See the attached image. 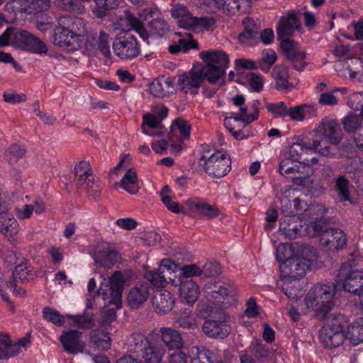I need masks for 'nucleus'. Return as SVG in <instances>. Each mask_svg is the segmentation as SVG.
I'll list each match as a JSON object with an SVG mask.
<instances>
[{
  "mask_svg": "<svg viewBox=\"0 0 363 363\" xmlns=\"http://www.w3.org/2000/svg\"><path fill=\"white\" fill-rule=\"evenodd\" d=\"M200 55L206 66L199 72H189L179 76L178 84L185 93L199 87L203 79L211 84L216 83L224 75L229 63L228 55L221 50L202 52Z\"/></svg>",
  "mask_w": 363,
  "mask_h": 363,
  "instance_id": "nucleus-1",
  "label": "nucleus"
},
{
  "mask_svg": "<svg viewBox=\"0 0 363 363\" xmlns=\"http://www.w3.org/2000/svg\"><path fill=\"white\" fill-rule=\"evenodd\" d=\"M317 259V252L312 247H303L301 255H294L281 262L279 267L282 280L296 281L303 277L306 272Z\"/></svg>",
  "mask_w": 363,
  "mask_h": 363,
  "instance_id": "nucleus-2",
  "label": "nucleus"
},
{
  "mask_svg": "<svg viewBox=\"0 0 363 363\" xmlns=\"http://www.w3.org/2000/svg\"><path fill=\"white\" fill-rule=\"evenodd\" d=\"M11 45L17 48L36 53H46L47 48L39 38L28 32L9 27L0 35V47Z\"/></svg>",
  "mask_w": 363,
  "mask_h": 363,
  "instance_id": "nucleus-3",
  "label": "nucleus"
},
{
  "mask_svg": "<svg viewBox=\"0 0 363 363\" xmlns=\"http://www.w3.org/2000/svg\"><path fill=\"white\" fill-rule=\"evenodd\" d=\"M335 285L317 284L310 289L305 298L308 308L315 312L316 315L323 318L333 308V298L335 294Z\"/></svg>",
  "mask_w": 363,
  "mask_h": 363,
  "instance_id": "nucleus-4",
  "label": "nucleus"
},
{
  "mask_svg": "<svg viewBox=\"0 0 363 363\" xmlns=\"http://www.w3.org/2000/svg\"><path fill=\"white\" fill-rule=\"evenodd\" d=\"M74 181L77 189L85 191L89 199L94 201L99 200L101 191L99 180L93 175L88 161L82 160L75 164Z\"/></svg>",
  "mask_w": 363,
  "mask_h": 363,
  "instance_id": "nucleus-5",
  "label": "nucleus"
},
{
  "mask_svg": "<svg viewBox=\"0 0 363 363\" xmlns=\"http://www.w3.org/2000/svg\"><path fill=\"white\" fill-rule=\"evenodd\" d=\"M356 265L353 257L343 263L338 270L336 282L341 284L345 291L361 296L363 292V271L358 269Z\"/></svg>",
  "mask_w": 363,
  "mask_h": 363,
  "instance_id": "nucleus-6",
  "label": "nucleus"
},
{
  "mask_svg": "<svg viewBox=\"0 0 363 363\" xmlns=\"http://www.w3.org/2000/svg\"><path fill=\"white\" fill-rule=\"evenodd\" d=\"M315 234L320 237V242L330 251H337L344 248L347 238L344 232L340 228H329L322 221L315 220L313 223Z\"/></svg>",
  "mask_w": 363,
  "mask_h": 363,
  "instance_id": "nucleus-7",
  "label": "nucleus"
},
{
  "mask_svg": "<svg viewBox=\"0 0 363 363\" xmlns=\"http://www.w3.org/2000/svg\"><path fill=\"white\" fill-rule=\"evenodd\" d=\"M174 18H179V26L188 30L198 31L208 29L214 23V20L208 17H195L189 12L188 8L183 4L174 5L170 11Z\"/></svg>",
  "mask_w": 363,
  "mask_h": 363,
  "instance_id": "nucleus-8",
  "label": "nucleus"
},
{
  "mask_svg": "<svg viewBox=\"0 0 363 363\" xmlns=\"http://www.w3.org/2000/svg\"><path fill=\"white\" fill-rule=\"evenodd\" d=\"M58 24L54 30L52 43L60 48L76 49L79 46V35L73 31L74 18L61 16L58 18Z\"/></svg>",
  "mask_w": 363,
  "mask_h": 363,
  "instance_id": "nucleus-9",
  "label": "nucleus"
},
{
  "mask_svg": "<svg viewBox=\"0 0 363 363\" xmlns=\"http://www.w3.org/2000/svg\"><path fill=\"white\" fill-rule=\"evenodd\" d=\"M203 169L210 177L220 178L225 176L230 169L231 161L227 155L218 151L209 157L203 155Z\"/></svg>",
  "mask_w": 363,
  "mask_h": 363,
  "instance_id": "nucleus-10",
  "label": "nucleus"
},
{
  "mask_svg": "<svg viewBox=\"0 0 363 363\" xmlns=\"http://www.w3.org/2000/svg\"><path fill=\"white\" fill-rule=\"evenodd\" d=\"M228 320L225 312L220 308H211L203 325V332L210 337L223 338L228 334L223 327Z\"/></svg>",
  "mask_w": 363,
  "mask_h": 363,
  "instance_id": "nucleus-11",
  "label": "nucleus"
},
{
  "mask_svg": "<svg viewBox=\"0 0 363 363\" xmlns=\"http://www.w3.org/2000/svg\"><path fill=\"white\" fill-rule=\"evenodd\" d=\"M115 54L122 60H132L140 53V47L135 35L126 33L118 36L113 43Z\"/></svg>",
  "mask_w": 363,
  "mask_h": 363,
  "instance_id": "nucleus-12",
  "label": "nucleus"
},
{
  "mask_svg": "<svg viewBox=\"0 0 363 363\" xmlns=\"http://www.w3.org/2000/svg\"><path fill=\"white\" fill-rule=\"evenodd\" d=\"M6 6L15 13L35 15L50 7L49 0H11Z\"/></svg>",
  "mask_w": 363,
  "mask_h": 363,
  "instance_id": "nucleus-13",
  "label": "nucleus"
},
{
  "mask_svg": "<svg viewBox=\"0 0 363 363\" xmlns=\"http://www.w3.org/2000/svg\"><path fill=\"white\" fill-rule=\"evenodd\" d=\"M186 205L191 211L199 213L202 218L206 220H213L220 216L221 217L220 219L225 218V215L220 211L216 204H211L199 198L188 199L186 201Z\"/></svg>",
  "mask_w": 363,
  "mask_h": 363,
  "instance_id": "nucleus-14",
  "label": "nucleus"
},
{
  "mask_svg": "<svg viewBox=\"0 0 363 363\" xmlns=\"http://www.w3.org/2000/svg\"><path fill=\"white\" fill-rule=\"evenodd\" d=\"M208 300L220 303L227 296H234L236 294L235 286L230 282L221 281H209L204 286Z\"/></svg>",
  "mask_w": 363,
  "mask_h": 363,
  "instance_id": "nucleus-15",
  "label": "nucleus"
},
{
  "mask_svg": "<svg viewBox=\"0 0 363 363\" xmlns=\"http://www.w3.org/2000/svg\"><path fill=\"white\" fill-rule=\"evenodd\" d=\"M150 284L139 281L132 287L127 295V303L131 309H138L149 299Z\"/></svg>",
  "mask_w": 363,
  "mask_h": 363,
  "instance_id": "nucleus-16",
  "label": "nucleus"
},
{
  "mask_svg": "<svg viewBox=\"0 0 363 363\" xmlns=\"http://www.w3.org/2000/svg\"><path fill=\"white\" fill-rule=\"evenodd\" d=\"M301 22L294 11H289L280 18L277 27V38L280 40L289 39L295 31L301 28Z\"/></svg>",
  "mask_w": 363,
  "mask_h": 363,
  "instance_id": "nucleus-17",
  "label": "nucleus"
},
{
  "mask_svg": "<svg viewBox=\"0 0 363 363\" xmlns=\"http://www.w3.org/2000/svg\"><path fill=\"white\" fill-rule=\"evenodd\" d=\"M60 340L64 350L71 354H75L84 350L85 344L82 340V333L77 330L64 332Z\"/></svg>",
  "mask_w": 363,
  "mask_h": 363,
  "instance_id": "nucleus-18",
  "label": "nucleus"
},
{
  "mask_svg": "<svg viewBox=\"0 0 363 363\" xmlns=\"http://www.w3.org/2000/svg\"><path fill=\"white\" fill-rule=\"evenodd\" d=\"M120 258L119 253L108 245L100 246L94 255L96 264L106 269H109L116 264Z\"/></svg>",
  "mask_w": 363,
  "mask_h": 363,
  "instance_id": "nucleus-19",
  "label": "nucleus"
},
{
  "mask_svg": "<svg viewBox=\"0 0 363 363\" xmlns=\"http://www.w3.org/2000/svg\"><path fill=\"white\" fill-rule=\"evenodd\" d=\"M313 132L315 135L328 138L333 145H337L342 140L340 125L333 121L321 122Z\"/></svg>",
  "mask_w": 363,
  "mask_h": 363,
  "instance_id": "nucleus-20",
  "label": "nucleus"
},
{
  "mask_svg": "<svg viewBox=\"0 0 363 363\" xmlns=\"http://www.w3.org/2000/svg\"><path fill=\"white\" fill-rule=\"evenodd\" d=\"M150 94L158 98L168 97L175 92L173 79L164 77L154 79L150 84Z\"/></svg>",
  "mask_w": 363,
  "mask_h": 363,
  "instance_id": "nucleus-21",
  "label": "nucleus"
},
{
  "mask_svg": "<svg viewBox=\"0 0 363 363\" xmlns=\"http://www.w3.org/2000/svg\"><path fill=\"white\" fill-rule=\"evenodd\" d=\"M108 283L110 284L109 291L111 297L110 303L116 305L117 308H120L122 306V294L125 283L123 275L119 271L115 272L109 278Z\"/></svg>",
  "mask_w": 363,
  "mask_h": 363,
  "instance_id": "nucleus-22",
  "label": "nucleus"
},
{
  "mask_svg": "<svg viewBox=\"0 0 363 363\" xmlns=\"http://www.w3.org/2000/svg\"><path fill=\"white\" fill-rule=\"evenodd\" d=\"M160 338L169 350H180L184 341L180 333L172 328L162 327L160 329Z\"/></svg>",
  "mask_w": 363,
  "mask_h": 363,
  "instance_id": "nucleus-23",
  "label": "nucleus"
},
{
  "mask_svg": "<svg viewBox=\"0 0 363 363\" xmlns=\"http://www.w3.org/2000/svg\"><path fill=\"white\" fill-rule=\"evenodd\" d=\"M319 338L326 347L335 348L343 343L345 333H337L335 330L325 325L320 330Z\"/></svg>",
  "mask_w": 363,
  "mask_h": 363,
  "instance_id": "nucleus-24",
  "label": "nucleus"
},
{
  "mask_svg": "<svg viewBox=\"0 0 363 363\" xmlns=\"http://www.w3.org/2000/svg\"><path fill=\"white\" fill-rule=\"evenodd\" d=\"M152 304L156 313H166L172 309L174 298L169 291H160L153 297Z\"/></svg>",
  "mask_w": 363,
  "mask_h": 363,
  "instance_id": "nucleus-25",
  "label": "nucleus"
},
{
  "mask_svg": "<svg viewBox=\"0 0 363 363\" xmlns=\"http://www.w3.org/2000/svg\"><path fill=\"white\" fill-rule=\"evenodd\" d=\"M178 265L169 259H164L162 260L159 267V273L162 274V279L164 284H172L174 286H178L180 279V275L177 278L174 274Z\"/></svg>",
  "mask_w": 363,
  "mask_h": 363,
  "instance_id": "nucleus-26",
  "label": "nucleus"
},
{
  "mask_svg": "<svg viewBox=\"0 0 363 363\" xmlns=\"http://www.w3.org/2000/svg\"><path fill=\"white\" fill-rule=\"evenodd\" d=\"M181 297L188 303H194L199 296V288L192 279H181L179 282Z\"/></svg>",
  "mask_w": 363,
  "mask_h": 363,
  "instance_id": "nucleus-27",
  "label": "nucleus"
},
{
  "mask_svg": "<svg viewBox=\"0 0 363 363\" xmlns=\"http://www.w3.org/2000/svg\"><path fill=\"white\" fill-rule=\"evenodd\" d=\"M299 168L300 164L298 161L294 160L289 157H286L280 162L279 171L280 174L284 177H291L295 184H301L303 181V178L294 177V175L299 172Z\"/></svg>",
  "mask_w": 363,
  "mask_h": 363,
  "instance_id": "nucleus-28",
  "label": "nucleus"
},
{
  "mask_svg": "<svg viewBox=\"0 0 363 363\" xmlns=\"http://www.w3.org/2000/svg\"><path fill=\"white\" fill-rule=\"evenodd\" d=\"M272 75L275 80V87L277 90L288 91L294 87L293 84L289 82V71L286 66H275Z\"/></svg>",
  "mask_w": 363,
  "mask_h": 363,
  "instance_id": "nucleus-29",
  "label": "nucleus"
},
{
  "mask_svg": "<svg viewBox=\"0 0 363 363\" xmlns=\"http://www.w3.org/2000/svg\"><path fill=\"white\" fill-rule=\"evenodd\" d=\"M280 47L286 57L291 61L297 59H306V52L299 49L294 40L290 39L280 40Z\"/></svg>",
  "mask_w": 363,
  "mask_h": 363,
  "instance_id": "nucleus-30",
  "label": "nucleus"
},
{
  "mask_svg": "<svg viewBox=\"0 0 363 363\" xmlns=\"http://www.w3.org/2000/svg\"><path fill=\"white\" fill-rule=\"evenodd\" d=\"M357 345L363 342V318L357 319L352 324L347 326L345 333V339Z\"/></svg>",
  "mask_w": 363,
  "mask_h": 363,
  "instance_id": "nucleus-31",
  "label": "nucleus"
},
{
  "mask_svg": "<svg viewBox=\"0 0 363 363\" xmlns=\"http://www.w3.org/2000/svg\"><path fill=\"white\" fill-rule=\"evenodd\" d=\"M148 339L141 333L131 334L127 340V348L129 352L137 354L143 352L149 343Z\"/></svg>",
  "mask_w": 363,
  "mask_h": 363,
  "instance_id": "nucleus-32",
  "label": "nucleus"
},
{
  "mask_svg": "<svg viewBox=\"0 0 363 363\" xmlns=\"http://www.w3.org/2000/svg\"><path fill=\"white\" fill-rule=\"evenodd\" d=\"M279 230L289 239H295L301 235L300 228L295 221L294 216H285L281 218Z\"/></svg>",
  "mask_w": 363,
  "mask_h": 363,
  "instance_id": "nucleus-33",
  "label": "nucleus"
},
{
  "mask_svg": "<svg viewBox=\"0 0 363 363\" xmlns=\"http://www.w3.org/2000/svg\"><path fill=\"white\" fill-rule=\"evenodd\" d=\"M119 186L130 194H136L140 189L137 174L133 169H129L121 180Z\"/></svg>",
  "mask_w": 363,
  "mask_h": 363,
  "instance_id": "nucleus-34",
  "label": "nucleus"
},
{
  "mask_svg": "<svg viewBox=\"0 0 363 363\" xmlns=\"http://www.w3.org/2000/svg\"><path fill=\"white\" fill-rule=\"evenodd\" d=\"M188 38H182L177 43L169 46L168 50L172 55H177L180 52H186L191 49H198V43L192 39L191 33H186Z\"/></svg>",
  "mask_w": 363,
  "mask_h": 363,
  "instance_id": "nucleus-35",
  "label": "nucleus"
},
{
  "mask_svg": "<svg viewBox=\"0 0 363 363\" xmlns=\"http://www.w3.org/2000/svg\"><path fill=\"white\" fill-rule=\"evenodd\" d=\"M0 232L6 237H13L18 232L17 220L7 213L0 215Z\"/></svg>",
  "mask_w": 363,
  "mask_h": 363,
  "instance_id": "nucleus-36",
  "label": "nucleus"
},
{
  "mask_svg": "<svg viewBox=\"0 0 363 363\" xmlns=\"http://www.w3.org/2000/svg\"><path fill=\"white\" fill-rule=\"evenodd\" d=\"M91 342L99 350H107L111 347V339L108 333L94 330L89 335Z\"/></svg>",
  "mask_w": 363,
  "mask_h": 363,
  "instance_id": "nucleus-37",
  "label": "nucleus"
},
{
  "mask_svg": "<svg viewBox=\"0 0 363 363\" xmlns=\"http://www.w3.org/2000/svg\"><path fill=\"white\" fill-rule=\"evenodd\" d=\"M142 354L145 363H160L164 354V350L162 347L152 345L149 342Z\"/></svg>",
  "mask_w": 363,
  "mask_h": 363,
  "instance_id": "nucleus-38",
  "label": "nucleus"
},
{
  "mask_svg": "<svg viewBox=\"0 0 363 363\" xmlns=\"http://www.w3.org/2000/svg\"><path fill=\"white\" fill-rule=\"evenodd\" d=\"M96 6L93 13L98 18L106 16L110 10L115 9L119 4V0H94Z\"/></svg>",
  "mask_w": 363,
  "mask_h": 363,
  "instance_id": "nucleus-39",
  "label": "nucleus"
},
{
  "mask_svg": "<svg viewBox=\"0 0 363 363\" xmlns=\"http://www.w3.org/2000/svg\"><path fill=\"white\" fill-rule=\"evenodd\" d=\"M331 144L328 138L320 136V135H313V142L310 143L311 150L318 152L323 156H330V146Z\"/></svg>",
  "mask_w": 363,
  "mask_h": 363,
  "instance_id": "nucleus-40",
  "label": "nucleus"
},
{
  "mask_svg": "<svg viewBox=\"0 0 363 363\" xmlns=\"http://www.w3.org/2000/svg\"><path fill=\"white\" fill-rule=\"evenodd\" d=\"M98 48L105 57V65H110L112 63V60L109 46V35L104 31H101L99 33Z\"/></svg>",
  "mask_w": 363,
  "mask_h": 363,
  "instance_id": "nucleus-41",
  "label": "nucleus"
},
{
  "mask_svg": "<svg viewBox=\"0 0 363 363\" xmlns=\"http://www.w3.org/2000/svg\"><path fill=\"white\" fill-rule=\"evenodd\" d=\"M150 32L157 36H164L169 31L168 23L162 18H155L148 23Z\"/></svg>",
  "mask_w": 363,
  "mask_h": 363,
  "instance_id": "nucleus-42",
  "label": "nucleus"
},
{
  "mask_svg": "<svg viewBox=\"0 0 363 363\" xmlns=\"http://www.w3.org/2000/svg\"><path fill=\"white\" fill-rule=\"evenodd\" d=\"M362 117L360 116L350 113L342 121V124L345 131L348 133H354L359 128L362 123Z\"/></svg>",
  "mask_w": 363,
  "mask_h": 363,
  "instance_id": "nucleus-43",
  "label": "nucleus"
},
{
  "mask_svg": "<svg viewBox=\"0 0 363 363\" xmlns=\"http://www.w3.org/2000/svg\"><path fill=\"white\" fill-rule=\"evenodd\" d=\"M315 111L313 106L307 105L296 106L294 107H290L287 110V116L290 118L295 121H302L305 119V115L306 112Z\"/></svg>",
  "mask_w": 363,
  "mask_h": 363,
  "instance_id": "nucleus-44",
  "label": "nucleus"
},
{
  "mask_svg": "<svg viewBox=\"0 0 363 363\" xmlns=\"http://www.w3.org/2000/svg\"><path fill=\"white\" fill-rule=\"evenodd\" d=\"M325 325L335 330L337 333H346L345 328H347L348 320L344 315L337 314L328 318Z\"/></svg>",
  "mask_w": 363,
  "mask_h": 363,
  "instance_id": "nucleus-45",
  "label": "nucleus"
},
{
  "mask_svg": "<svg viewBox=\"0 0 363 363\" xmlns=\"http://www.w3.org/2000/svg\"><path fill=\"white\" fill-rule=\"evenodd\" d=\"M277 60V54L272 50H265L262 53L261 60L258 61V67L264 72H268Z\"/></svg>",
  "mask_w": 363,
  "mask_h": 363,
  "instance_id": "nucleus-46",
  "label": "nucleus"
},
{
  "mask_svg": "<svg viewBox=\"0 0 363 363\" xmlns=\"http://www.w3.org/2000/svg\"><path fill=\"white\" fill-rule=\"evenodd\" d=\"M27 147L26 145L14 143L10 145L6 150L4 155L18 160L26 155Z\"/></svg>",
  "mask_w": 363,
  "mask_h": 363,
  "instance_id": "nucleus-47",
  "label": "nucleus"
},
{
  "mask_svg": "<svg viewBox=\"0 0 363 363\" xmlns=\"http://www.w3.org/2000/svg\"><path fill=\"white\" fill-rule=\"evenodd\" d=\"M127 21L131 28L144 40H146L149 38L148 32L144 28L142 22L135 16L128 13L127 15Z\"/></svg>",
  "mask_w": 363,
  "mask_h": 363,
  "instance_id": "nucleus-48",
  "label": "nucleus"
},
{
  "mask_svg": "<svg viewBox=\"0 0 363 363\" xmlns=\"http://www.w3.org/2000/svg\"><path fill=\"white\" fill-rule=\"evenodd\" d=\"M304 150H310V143H295L292 144L287 152V157L299 162Z\"/></svg>",
  "mask_w": 363,
  "mask_h": 363,
  "instance_id": "nucleus-49",
  "label": "nucleus"
},
{
  "mask_svg": "<svg viewBox=\"0 0 363 363\" xmlns=\"http://www.w3.org/2000/svg\"><path fill=\"white\" fill-rule=\"evenodd\" d=\"M241 1L244 0H215L218 8L225 9L232 13L240 11Z\"/></svg>",
  "mask_w": 363,
  "mask_h": 363,
  "instance_id": "nucleus-50",
  "label": "nucleus"
},
{
  "mask_svg": "<svg viewBox=\"0 0 363 363\" xmlns=\"http://www.w3.org/2000/svg\"><path fill=\"white\" fill-rule=\"evenodd\" d=\"M43 313L45 319L57 325H62L65 323L64 316L55 309L46 307L43 309Z\"/></svg>",
  "mask_w": 363,
  "mask_h": 363,
  "instance_id": "nucleus-51",
  "label": "nucleus"
},
{
  "mask_svg": "<svg viewBox=\"0 0 363 363\" xmlns=\"http://www.w3.org/2000/svg\"><path fill=\"white\" fill-rule=\"evenodd\" d=\"M21 352V349L17 345H5L0 343V359H6L12 357Z\"/></svg>",
  "mask_w": 363,
  "mask_h": 363,
  "instance_id": "nucleus-52",
  "label": "nucleus"
},
{
  "mask_svg": "<svg viewBox=\"0 0 363 363\" xmlns=\"http://www.w3.org/2000/svg\"><path fill=\"white\" fill-rule=\"evenodd\" d=\"M194 276H202V270L196 264H191L184 265L181 269L180 279H189Z\"/></svg>",
  "mask_w": 363,
  "mask_h": 363,
  "instance_id": "nucleus-53",
  "label": "nucleus"
},
{
  "mask_svg": "<svg viewBox=\"0 0 363 363\" xmlns=\"http://www.w3.org/2000/svg\"><path fill=\"white\" fill-rule=\"evenodd\" d=\"M348 186L349 181L346 178L340 177L337 179L336 187L338 191V195L345 201H350Z\"/></svg>",
  "mask_w": 363,
  "mask_h": 363,
  "instance_id": "nucleus-54",
  "label": "nucleus"
},
{
  "mask_svg": "<svg viewBox=\"0 0 363 363\" xmlns=\"http://www.w3.org/2000/svg\"><path fill=\"white\" fill-rule=\"evenodd\" d=\"M76 325L83 329H89L95 325L94 320L91 315H69Z\"/></svg>",
  "mask_w": 363,
  "mask_h": 363,
  "instance_id": "nucleus-55",
  "label": "nucleus"
},
{
  "mask_svg": "<svg viewBox=\"0 0 363 363\" xmlns=\"http://www.w3.org/2000/svg\"><path fill=\"white\" fill-rule=\"evenodd\" d=\"M29 272L27 263L22 262L15 267L13 277L15 281H24L28 280Z\"/></svg>",
  "mask_w": 363,
  "mask_h": 363,
  "instance_id": "nucleus-56",
  "label": "nucleus"
},
{
  "mask_svg": "<svg viewBox=\"0 0 363 363\" xmlns=\"http://www.w3.org/2000/svg\"><path fill=\"white\" fill-rule=\"evenodd\" d=\"M143 126H147L156 130H162L164 133V126L161 123V121L157 118L155 115L147 113L143 116Z\"/></svg>",
  "mask_w": 363,
  "mask_h": 363,
  "instance_id": "nucleus-57",
  "label": "nucleus"
},
{
  "mask_svg": "<svg viewBox=\"0 0 363 363\" xmlns=\"http://www.w3.org/2000/svg\"><path fill=\"white\" fill-rule=\"evenodd\" d=\"M145 278L155 287L164 286V281L162 279V274L159 273V268L145 272Z\"/></svg>",
  "mask_w": 363,
  "mask_h": 363,
  "instance_id": "nucleus-58",
  "label": "nucleus"
},
{
  "mask_svg": "<svg viewBox=\"0 0 363 363\" xmlns=\"http://www.w3.org/2000/svg\"><path fill=\"white\" fill-rule=\"evenodd\" d=\"M348 106L357 111H363V91L354 93L348 97Z\"/></svg>",
  "mask_w": 363,
  "mask_h": 363,
  "instance_id": "nucleus-59",
  "label": "nucleus"
},
{
  "mask_svg": "<svg viewBox=\"0 0 363 363\" xmlns=\"http://www.w3.org/2000/svg\"><path fill=\"white\" fill-rule=\"evenodd\" d=\"M267 108L268 111L276 117H285L287 116L288 108L282 101L269 104L267 105Z\"/></svg>",
  "mask_w": 363,
  "mask_h": 363,
  "instance_id": "nucleus-60",
  "label": "nucleus"
},
{
  "mask_svg": "<svg viewBox=\"0 0 363 363\" xmlns=\"http://www.w3.org/2000/svg\"><path fill=\"white\" fill-rule=\"evenodd\" d=\"M292 247L289 245H280L277 248V259L278 262H284L289 257L294 256Z\"/></svg>",
  "mask_w": 363,
  "mask_h": 363,
  "instance_id": "nucleus-61",
  "label": "nucleus"
},
{
  "mask_svg": "<svg viewBox=\"0 0 363 363\" xmlns=\"http://www.w3.org/2000/svg\"><path fill=\"white\" fill-rule=\"evenodd\" d=\"M246 79L254 91L259 92L262 90L263 87V80L259 75L255 73H250L246 76Z\"/></svg>",
  "mask_w": 363,
  "mask_h": 363,
  "instance_id": "nucleus-62",
  "label": "nucleus"
},
{
  "mask_svg": "<svg viewBox=\"0 0 363 363\" xmlns=\"http://www.w3.org/2000/svg\"><path fill=\"white\" fill-rule=\"evenodd\" d=\"M202 270V275L205 277H214L221 273V267L216 262L206 263Z\"/></svg>",
  "mask_w": 363,
  "mask_h": 363,
  "instance_id": "nucleus-63",
  "label": "nucleus"
},
{
  "mask_svg": "<svg viewBox=\"0 0 363 363\" xmlns=\"http://www.w3.org/2000/svg\"><path fill=\"white\" fill-rule=\"evenodd\" d=\"M162 201L169 211L177 214H185L184 208L177 203L173 201L170 196H162Z\"/></svg>",
  "mask_w": 363,
  "mask_h": 363,
  "instance_id": "nucleus-64",
  "label": "nucleus"
}]
</instances>
